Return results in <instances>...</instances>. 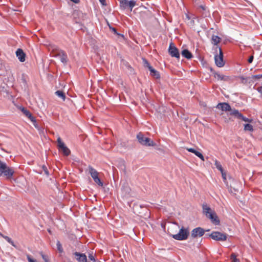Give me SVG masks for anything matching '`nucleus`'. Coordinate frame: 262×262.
<instances>
[{
    "instance_id": "f257e3e1",
    "label": "nucleus",
    "mask_w": 262,
    "mask_h": 262,
    "mask_svg": "<svg viewBox=\"0 0 262 262\" xmlns=\"http://www.w3.org/2000/svg\"><path fill=\"white\" fill-rule=\"evenodd\" d=\"M49 49L52 57L59 58L60 61L64 64L67 63L68 61V56L64 51L59 49L55 45H51Z\"/></svg>"
},
{
    "instance_id": "f03ea898",
    "label": "nucleus",
    "mask_w": 262,
    "mask_h": 262,
    "mask_svg": "<svg viewBox=\"0 0 262 262\" xmlns=\"http://www.w3.org/2000/svg\"><path fill=\"white\" fill-rule=\"evenodd\" d=\"M14 173V168L8 166L5 162L0 160V176L5 177L7 179H10Z\"/></svg>"
},
{
    "instance_id": "7ed1b4c3",
    "label": "nucleus",
    "mask_w": 262,
    "mask_h": 262,
    "mask_svg": "<svg viewBox=\"0 0 262 262\" xmlns=\"http://www.w3.org/2000/svg\"><path fill=\"white\" fill-rule=\"evenodd\" d=\"M189 235V231L188 228L182 227L179 230L178 233L171 235V236L178 241L186 240Z\"/></svg>"
},
{
    "instance_id": "20e7f679",
    "label": "nucleus",
    "mask_w": 262,
    "mask_h": 262,
    "mask_svg": "<svg viewBox=\"0 0 262 262\" xmlns=\"http://www.w3.org/2000/svg\"><path fill=\"white\" fill-rule=\"evenodd\" d=\"M137 138L138 142L141 145L145 146H155L156 143L150 138L146 137L144 135L140 133L137 135Z\"/></svg>"
},
{
    "instance_id": "39448f33",
    "label": "nucleus",
    "mask_w": 262,
    "mask_h": 262,
    "mask_svg": "<svg viewBox=\"0 0 262 262\" xmlns=\"http://www.w3.org/2000/svg\"><path fill=\"white\" fill-rule=\"evenodd\" d=\"M89 172L93 178L94 182L99 186H103V183L99 177L98 172L91 166L88 167Z\"/></svg>"
},
{
    "instance_id": "423d86ee",
    "label": "nucleus",
    "mask_w": 262,
    "mask_h": 262,
    "mask_svg": "<svg viewBox=\"0 0 262 262\" xmlns=\"http://www.w3.org/2000/svg\"><path fill=\"white\" fill-rule=\"evenodd\" d=\"M219 53L214 55L215 63L218 67L221 68L225 65V61L223 59V53L221 48L219 47Z\"/></svg>"
},
{
    "instance_id": "0eeeda50",
    "label": "nucleus",
    "mask_w": 262,
    "mask_h": 262,
    "mask_svg": "<svg viewBox=\"0 0 262 262\" xmlns=\"http://www.w3.org/2000/svg\"><path fill=\"white\" fill-rule=\"evenodd\" d=\"M213 239L217 241H225L227 234L218 231H213L209 235Z\"/></svg>"
},
{
    "instance_id": "6e6552de",
    "label": "nucleus",
    "mask_w": 262,
    "mask_h": 262,
    "mask_svg": "<svg viewBox=\"0 0 262 262\" xmlns=\"http://www.w3.org/2000/svg\"><path fill=\"white\" fill-rule=\"evenodd\" d=\"M57 144L59 151L62 152L64 156H68L70 154V149L65 145L60 137L57 139Z\"/></svg>"
},
{
    "instance_id": "1a4fd4ad",
    "label": "nucleus",
    "mask_w": 262,
    "mask_h": 262,
    "mask_svg": "<svg viewBox=\"0 0 262 262\" xmlns=\"http://www.w3.org/2000/svg\"><path fill=\"white\" fill-rule=\"evenodd\" d=\"M120 7L124 9L129 7L130 11H132L134 7L136 5V1L134 0H131L130 1H128L127 0H120Z\"/></svg>"
},
{
    "instance_id": "9d476101",
    "label": "nucleus",
    "mask_w": 262,
    "mask_h": 262,
    "mask_svg": "<svg viewBox=\"0 0 262 262\" xmlns=\"http://www.w3.org/2000/svg\"><path fill=\"white\" fill-rule=\"evenodd\" d=\"M230 115L245 122H251L253 120L244 117L237 110L234 109L230 112Z\"/></svg>"
},
{
    "instance_id": "9b49d317",
    "label": "nucleus",
    "mask_w": 262,
    "mask_h": 262,
    "mask_svg": "<svg viewBox=\"0 0 262 262\" xmlns=\"http://www.w3.org/2000/svg\"><path fill=\"white\" fill-rule=\"evenodd\" d=\"M168 52L169 54L172 57H176L177 58H180V54L178 49L176 47L173 43H170L169 49Z\"/></svg>"
},
{
    "instance_id": "f8f14e48",
    "label": "nucleus",
    "mask_w": 262,
    "mask_h": 262,
    "mask_svg": "<svg viewBox=\"0 0 262 262\" xmlns=\"http://www.w3.org/2000/svg\"><path fill=\"white\" fill-rule=\"evenodd\" d=\"M205 231L204 229L201 227H197L193 229L191 233V236L193 238H195L198 236H202L204 234Z\"/></svg>"
},
{
    "instance_id": "ddd939ff",
    "label": "nucleus",
    "mask_w": 262,
    "mask_h": 262,
    "mask_svg": "<svg viewBox=\"0 0 262 262\" xmlns=\"http://www.w3.org/2000/svg\"><path fill=\"white\" fill-rule=\"evenodd\" d=\"M216 108L225 112L231 111V112L233 111L230 105L228 103L225 102L219 103L216 106Z\"/></svg>"
},
{
    "instance_id": "4468645a",
    "label": "nucleus",
    "mask_w": 262,
    "mask_h": 262,
    "mask_svg": "<svg viewBox=\"0 0 262 262\" xmlns=\"http://www.w3.org/2000/svg\"><path fill=\"white\" fill-rule=\"evenodd\" d=\"M76 259L78 262H88L86 256L85 254L80 253L79 252H75L74 253Z\"/></svg>"
},
{
    "instance_id": "2eb2a0df",
    "label": "nucleus",
    "mask_w": 262,
    "mask_h": 262,
    "mask_svg": "<svg viewBox=\"0 0 262 262\" xmlns=\"http://www.w3.org/2000/svg\"><path fill=\"white\" fill-rule=\"evenodd\" d=\"M16 55L20 62L25 61L26 54L21 49H18L16 51Z\"/></svg>"
},
{
    "instance_id": "dca6fc26",
    "label": "nucleus",
    "mask_w": 262,
    "mask_h": 262,
    "mask_svg": "<svg viewBox=\"0 0 262 262\" xmlns=\"http://www.w3.org/2000/svg\"><path fill=\"white\" fill-rule=\"evenodd\" d=\"M186 149L192 153H193L195 156L200 158L202 161H204V158L203 155L199 151L196 150L194 148H187Z\"/></svg>"
},
{
    "instance_id": "f3484780",
    "label": "nucleus",
    "mask_w": 262,
    "mask_h": 262,
    "mask_svg": "<svg viewBox=\"0 0 262 262\" xmlns=\"http://www.w3.org/2000/svg\"><path fill=\"white\" fill-rule=\"evenodd\" d=\"M203 213L204 214L207 215L209 213H211L213 210L207 205V203H204L202 204Z\"/></svg>"
},
{
    "instance_id": "a211bd4d",
    "label": "nucleus",
    "mask_w": 262,
    "mask_h": 262,
    "mask_svg": "<svg viewBox=\"0 0 262 262\" xmlns=\"http://www.w3.org/2000/svg\"><path fill=\"white\" fill-rule=\"evenodd\" d=\"M221 38L217 35H213L212 36L211 41L212 43H213L214 45L217 46V43H219L221 41ZM217 48H219L218 47L216 46L215 49L216 50V51Z\"/></svg>"
},
{
    "instance_id": "6ab92c4d",
    "label": "nucleus",
    "mask_w": 262,
    "mask_h": 262,
    "mask_svg": "<svg viewBox=\"0 0 262 262\" xmlns=\"http://www.w3.org/2000/svg\"><path fill=\"white\" fill-rule=\"evenodd\" d=\"M182 55L183 56L187 59H190L192 57V55L189 51L187 49H184L182 51Z\"/></svg>"
},
{
    "instance_id": "aec40b11",
    "label": "nucleus",
    "mask_w": 262,
    "mask_h": 262,
    "mask_svg": "<svg viewBox=\"0 0 262 262\" xmlns=\"http://www.w3.org/2000/svg\"><path fill=\"white\" fill-rule=\"evenodd\" d=\"M24 114L28 117L32 122L34 123L36 122L35 118L32 115L31 113L28 110H27V111L24 113Z\"/></svg>"
},
{
    "instance_id": "412c9836",
    "label": "nucleus",
    "mask_w": 262,
    "mask_h": 262,
    "mask_svg": "<svg viewBox=\"0 0 262 262\" xmlns=\"http://www.w3.org/2000/svg\"><path fill=\"white\" fill-rule=\"evenodd\" d=\"M210 220L214 225H217L220 224V221L216 213L213 215L212 219Z\"/></svg>"
},
{
    "instance_id": "4be33fe9",
    "label": "nucleus",
    "mask_w": 262,
    "mask_h": 262,
    "mask_svg": "<svg viewBox=\"0 0 262 262\" xmlns=\"http://www.w3.org/2000/svg\"><path fill=\"white\" fill-rule=\"evenodd\" d=\"M55 94L58 96L59 97H60L62 98L63 100H64L66 99V95L65 94L61 91H57L55 92Z\"/></svg>"
},
{
    "instance_id": "5701e85b",
    "label": "nucleus",
    "mask_w": 262,
    "mask_h": 262,
    "mask_svg": "<svg viewBox=\"0 0 262 262\" xmlns=\"http://www.w3.org/2000/svg\"><path fill=\"white\" fill-rule=\"evenodd\" d=\"M150 75L151 76L156 77V78H159L160 77L159 72L155 69L151 70V72H150Z\"/></svg>"
},
{
    "instance_id": "b1692460",
    "label": "nucleus",
    "mask_w": 262,
    "mask_h": 262,
    "mask_svg": "<svg viewBox=\"0 0 262 262\" xmlns=\"http://www.w3.org/2000/svg\"><path fill=\"white\" fill-rule=\"evenodd\" d=\"M244 130L253 132V126L249 123L245 124L244 125Z\"/></svg>"
},
{
    "instance_id": "393cba45",
    "label": "nucleus",
    "mask_w": 262,
    "mask_h": 262,
    "mask_svg": "<svg viewBox=\"0 0 262 262\" xmlns=\"http://www.w3.org/2000/svg\"><path fill=\"white\" fill-rule=\"evenodd\" d=\"M3 238H5L9 243L12 245L13 247L17 248V246L14 244L13 241L9 237L7 236H3Z\"/></svg>"
},
{
    "instance_id": "a878e982",
    "label": "nucleus",
    "mask_w": 262,
    "mask_h": 262,
    "mask_svg": "<svg viewBox=\"0 0 262 262\" xmlns=\"http://www.w3.org/2000/svg\"><path fill=\"white\" fill-rule=\"evenodd\" d=\"M214 164L216 166V168L218 170H219L221 171V172L224 171L221 164H220V163L219 161H217V160H215Z\"/></svg>"
},
{
    "instance_id": "bb28decb",
    "label": "nucleus",
    "mask_w": 262,
    "mask_h": 262,
    "mask_svg": "<svg viewBox=\"0 0 262 262\" xmlns=\"http://www.w3.org/2000/svg\"><path fill=\"white\" fill-rule=\"evenodd\" d=\"M56 245H57V249H58L59 252H60L61 253H62L63 252V250L62 245L59 241H58L57 242Z\"/></svg>"
},
{
    "instance_id": "cd10ccee",
    "label": "nucleus",
    "mask_w": 262,
    "mask_h": 262,
    "mask_svg": "<svg viewBox=\"0 0 262 262\" xmlns=\"http://www.w3.org/2000/svg\"><path fill=\"white\" fill-rule=\"evenodd\" d=\"M214 77H215V78H217V79L224 80H226L225 76H224L223 75L218 74V73H215L214 75Z\"/></svg>"
},
{
    "instance_id": "c85d7f7f",
    "label": "nucleus",
    "mask_w": 262,
    "mask_h": 262,
    "mask_svg": "<svg viewBox=\"0 0 262 262\" xmlns=\"http://www.w3.org/2000/svg\"><path fill=\"white\" fill-rule=\"evenodd\" d=\"M221 173H222V178H223L224 183L228 186V182H227V178H226V172L224 171L221 172Z\"/></svg>"
},
{
    "instance_id": "c756f323",
    "label": "nucleus",
    "mask_w": 262,
    "mask_h": 262,
    "mask_svg": "<svg viewBox=\"0 0 262 262\" xmlns=\"http://www.w3.org/2000/svg\"><path fill=\"white\" fill-rule=\"evenodd\" d=\"M232 262H239V259L236 258V255L235 253H232L231 255Z\"/></svg>"
},
{
    "instance_id": "7c9ffc66",
    "label": "nucleus",
    "mask_w": 262,
    "mask_h": 262,
    "mask_svg": "<svg viewBox=\"0 0 262 262\" xmlns=\"http://www.w3.org/2000/svg\"><path fill=\"white\" fill-rule=\"evenodd\" d=\"M110 29L114 32V34H117V35H118L119 36H121V37L123 38L124 37V35H122V34H121L120 33H118L117 32V30L115 28H113V27H110Z\"/></svg>"
},
{
    "instance_id": "2f4dec72",
    "label": "nucleus",
    "mask_w": 262,
    "mask_h": 262,
    "mask_svg": "<svg viewBox=\"0 0 262 262\" xmlns=\"http://www.w3.org/2000/svg\"><path fill=\"white\" fill-rule=\"evenodd\" d=\"M42 169L43 171H44L45 174L46 176H48L49 175V171L47 166L45 165H42Z\"/></svg>"
},
{
    "instance_id": "473e14b6",
    "label": "nucleus",
    "mask_w": 262,
    "mask_h": 262,
    "mask_svg": "<svg viewBox=\"0 0 262 262\" xmlns=\"http://www.w3.org/2000/svg\"><path fill=\"white\" fill-rule=\"evenodd\" d=\"M143 64L144 67L148 68L150 64L148 61L145 58L143 59Z\"/></svg>"
},
{
    "instance_id": "72a5a7b5",
    "label": "nucleus",
    "mask_w": 262,
    "mask_h": 262,
    "mask_svg": "<svg viewBox=\"0 0 262 262\" xmlns=\"http://www.w3.org/2000/svg\"><path fill=\"white\" fill-rule=\"evenodd\" d=\"M216 213L214 212V211H213L211 213H209L207 214V215H206L205 216L208 218L209 219L211 220L212 219L213 215L215 214Z\"/></svg>"
},
{
    "instance_id": "f704fd0d",
    "label": "nucleus",
    "mask_w": 262,
    "mask_h": 262,
    "mask_svg": "<svg viewBox=\"0 0 262 262\" xmlns=\"http://www.w3.org/2000/svg\"><path fill=\"white\" fill-rule=\"evenodd\" d=\"M27 258L29 262H37L36 259L32 258L31 256L29 254L27 255Z\"/></svg>"
},
{
    "instance_id": "c9c22d12",
    "label": "nucleus",
    "mask_w": 262,
    "mask_h": 262,
    "mask_svg": "<svg viewBox=\"0 0 262 262\" xmlns=\"http://www.w3.org/2000/svg\"><path fill=\"white\" fill-rule=\"evenodd\" d=\"M41 256L42 258V259L45 260V262H48L49 261L48 259V257L47 255L43 254L42 253H41Z\"/></svg>"
},
{
    "instance_id": "e433bc0d",
    "label": "nucleus",
    "mask_w": 262,
    "mask_h": 262,
    "mask_svg": "<svg viewBox=\"0 0 262 262\" xmlns=\"http://www.w3.org/2000/svg\"><path fill=\"white\" fill-rule=\"evenodd\" d=\"M89 258L90 260L93 261L94 262H95L96 261V259L94 257V256H93V254L91 253V254H89Z\"/></svg>"
},
{
    "instance_id": "4c0bfd02",
    "label": "nucleus",
    "mask_w": 262,
    "mask_h": 262,
    "mask_svg": "<svg viewBox=\"0 0 262 262\" xmlns=\"http://www.w3.org/2000/svg\"><path fill=\"white\" fill-rule=\"evenodd\" d=\"M260 78H262V74H257L252 76V78L259 79Z\"/></svg>"
},
{
    "instance_id": "58836bf2",
    "label": "nucleus",
    "mask_w": 262,
    "mask_h": 262,
    "mask_svg": "<svg viewBox=\"0 0 262 262\" xmlns=\"http://www.w3.org/2000/svg\"><path fill=\"white\" fill-rule=\"evenodd\" d=\"M199 7L203 11H205L206 10V7L204 5H199Z\"/></svg>"
},
{
    "instance_id": "ea45409f",
    "label": "nucleus",
    "mask_w": 262,
    "mask_h": 262,
    "mask_svg": "<svg viewBox=\"0 0 262 262\" xmlns=\"http://www.w3.org/2000/svg\"><path fill=\"white\" fill-rule=\"evenodd\" d=\"M253 58H254L253 56H252V55L250 56L248 60V62L250 63H252L253 60Z\"/></svg>"
},
{
    "instance_id": "a19ab883",
    "label": "nucleus",
    "mask_w": 262,
    "mask_h": 262,
    "mask_svg": "<svg viewBox=\"0 0 262 262\" xmlns=\"http://www.w3.org/2000/svg\"><path fill=\"white\" fill-rule=\"evenodd\" d=\"M257 90L259 93H260L262 95V86L258 87Z\"/></svg>"
},
{
    "instance_id": "79ce46f5",
    "label": "nucleus",
    "mask_w": 262,
    "mask_h": 262,
    "mask_svg": "<svg viewBox=\"0 0 262 262\" xmlns=\"http://www.w3.org/2000/svg\"><path fill=\"white\" fill-rule=\"evenodd\" d=\"M71 1L73 2V3L75 4H78L80 2V0H70Z\"/></svg>"
},
{
    "instance_id": "37998d69",
    "label": "nucleus",
    "mask_w": 262,
    "mask_h": 262,
    "mask_svg": "<svg viewBox=\"0 0 262 262\" xmlns=\"http://www.w3.org/2000/svg\"><path fill=\"white\" fill-rule=\"evenodd\" d=\"M147 68L149 70L150 72H151V70H152L153 69H154L150 65Z\"/></svg>"
},
{
    "instance_id": "c03bdc74",
    "label": "nucleus",
    "mask_w": 262,
    "mask_h": 262,
    "mask_svg": "<svg viewBox=\"0 0 262 262\" xmlns=\"http://www.w3.org/2000/svg\"><path fill=\"white\" fill-rule=\"evenodd\" d=\"M99 2L103 5H105V0H99Z\"/></svg>"
},
{
    "instance_id": "a18cd8bd",
    "label": "nucleus",
    "mask_w": 262,
    "mask_h": 262,
    "mask_svg": "<svg viewBox=\"0 0 262 262\" xmlns=\"http://www.w3.org/2000/svg\"><path fill=\"white\" fill-rule=\"evenodd\" d=\"M21 111L24 113L26 111H27V109H26L25 107H22L21 108Z\"/></svg>"
},
{
    "instance_id": "49530a36",
    "label": "nucleus",
    "mask_w": 262,
    "mask_h": 262,
    "mask_svg": "<svg viewBox=\"0 0 262 262\" xmlns=\"http://www.w3.org/2000/svg\"><path fill=\"white\" fill-rule=\"evenodd\" d=\"M229 180H231V181H233V180H233L232 178H231V177H229Z\"/></svg>"
},
{
    "instance_id": "de8ad7c7",
    "label": "nucleus",
    "mask_w": 262,
    "mask_h": 262,
    "mask_svg": "<svg viewBox=\"0 0 262 262\" xmlns=\"http://www.w3.org/2000/svg\"><path fill=\"white\" fill-rule=\"evenodd\" d=\"M48 262H50V261H48Z\"/></svg>"
},
{
    "instance_id": "09e8293b",
    "label": "nucleus",
    "mask_w": 262,
    "mask_h": 262,
    "mask_svg": "<svg viewBox=\"0 0 262 262\" xmlns=\"http://www.w3.org/2000/svg\"><path fill=\"white\" fill-rule=\"evenodd\" d=\"M99 262H100V261H99Z\"/></svg>"
}]
</instances>
